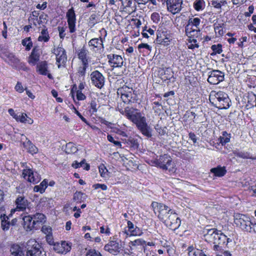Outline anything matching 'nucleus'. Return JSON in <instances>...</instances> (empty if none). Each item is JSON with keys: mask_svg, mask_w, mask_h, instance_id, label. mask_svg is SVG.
Segmentation results:
<instances>
[{"mask_svg": "<svg viewBox=\"0 0 256 256\" xmlns=\"http://www.w3.org/2000/svg\"><path fill=\"white\" fill-rule=\"evenodd\" d=\"M209 100L214 106L219 109H227L231 103L228 94L222 91H212L209 96Z\"/></svg>", "mask_w": 256, "mask_h": 256, "instance_id": "f257e3e1", "label": "nucleus"}, {"mask_svg": "<svg viewBox=\"0 0 256 256\" xmlns=\"http://www.w3.org/2000/svg\"><path fill=\"white\" fill-rule=\"evenodd\" d=\"M206 240L214 244L220 245L228 248V244L232 242V240L228 238L220 231L216 229L212 228L208 230V232L204 234Z\"/></svg>", "mask_w": 256, "mask_h": 256, "instance_id": "f03ea898", "label": "nucleus"}, {"mask_svg": "<svg viewBox=\"0 0 256 256\" xmlns=\"http://www.w3.org/2000/svg\"><path fill=\"white\" fill-rule=\"evenodd\" d=\"M200 22L199 18L192 17L188 20L185 26L186 35L188 38H198L200 36Z\"/></svg>", "mask_w": 256, "mask_h": 256, "instance_id": "7ed1b4c3", "label": "nucleus"}, {"mask_svg": "<svg viewBox=\"0 0 256 256\" xmlns=\"http://www.w3.org/2000/svg\"><path fill=\"white\" fill-rule=\"evenodd\" d=\"M154 163L156 166L163 170H168L170 174H174L176 172V164L171 156L168 154L160 156L158 159L154 160Z\"/></svg>", "mask_w": 256, "mask_h": 256, "instance_id": "20e7f679", "label": "nucleus"}, {"mask_svg": "<svg viewBox=\"0 0 256 256\" xmlns=\"http://www.w3.org/2000/svg\"><path fill=\"white\" fill-rule=\"evenodd\" d=\"M253 221L250 217L245 214H236L234 216V222L236 226L246 232H248L250 230Z\"/></svg>", "mask_w": 256, "mask_h": 256, "instance_id": "39448f33", "label": "nucleus"}, {"mask_svg": "<svg viewBox=\"0 0 256 256\" xmlns=\"http://www.w3.org/2000/svg\"><path fill=\"white\" fill-rule=\"evenodd\" d=\"M152 206L155 214H158V218L162 220L165 221L173 210L169 208L167 206L162 203L154 202L152 204Z\"/></svg>", "mask_w": 256, "mask_h": 256, "instance_id": "423d86ee", "label": "nucleus"}, {"mask_svg": "<svg viewBox=\"0 0 256 256\" xmlns=\"http://www.w3.org/2000/svg\"><path fill=\"white\" fill-rule=\"evenodd\" d=\"M120 113L136 125L145 118L138 110L133 108L126 107Z\"/></svg>", "mask_w": 256, "mask_h": 256, "instance_id": "0eeeda50", "label": "nucleus"}, {"mask_svg": "<svg viewBox=\"0 0 256 256\" xmlns=\"http://www.w3.org/2000/svg\"><path fill=\"white\" fill-rule=\"evenodd\" d=\"M122 244L118 241L116 236L110 237L108 244L104 246V250L110 254L116 256L122 250Z\"/></svg>", "mask_w": 256, "mask_h": 256, "instance_id": "6e6552de", "label": "nucleus"}, {"mask_svg": "<svg viewBox=\"0 0 256 256\" xmlns=\"http://www.w3.org/2000/svg\"><path fill=\"white\" fill-rule=\"evenodd\" d=\"M26 256H42L40 245L34 240H28L26 244Z\"/></svg>", "mask_w": 256, "mask_h": 256, "instance_id": "1a4fd4ad", "label": "nucleus"}, {"mask_svg": "<svg viewBox=\"0 0 256 256\" xmlns=\"http://www.w3.org/2000/svg\"><path fill=\"white\" fill-rule=\"evenodd\" d=\"M117 92L118 94H120L121 98L126 104H129L134 100V90L132 88L124 86L118 88Z\"/></svg>", "mask_w": 256, "mask_h": 256, "instance_id": "9d476101", "label": "nucleus"}, {"mask_svg": "<svg viewBox=\"0 0 256 256\" xmlns=\"http://www.w3.org/2000/svg\"><path fill=\"white\" fill-rule=\"evenodd\" d=\"M52 52L56 56V64L58 68H60L62 66L64 65L67 60V56L64 49L62 46L54 47Z\"/></svg>", "mask_w": 256, "mask_h": 256, "instance_id": "9b49d317", "label": "nucleus"}, {"mask_svg": "<svg viewBox=\"0 0 256 256\" xmlns=\"http://www.w3.org/2000/svg\"><path fill=\"white\" fill-rule=\"evenodd\" d=\"M90 78L92 84L96 87L101 88L104 86L105 78L99 71L95 70L92 72L90 74Z\"/></svg>", "mask_w": 256, "mask_h": 256, "instance_id": "f8f14e48", "label": "nucleus"}, {"mask_svg": "<svg viewBox=\"0 0 256 256\" xmlns=\"http://www.w3.org/2000/svg\"><path fill=\"white\" fill-rule=\"evenodd\" d=\"M208 82L211 84H217L224 78V72L219 70H212L208 72Z\"/></svg>", "mask_w": 256, "mask_h": 256, "instance_id": "ddd939ff", "label": "nucleus"}, {"mask_svg": "<svg viewBox=\"0 0 256 256\" xmlns=\"http://www.w3.org/2000/svg\"><path fill=\"white\" fill-rule=\"evenodd\" d=\"M22 176L25 180L33 184H37L40 180V177L37 172H34L30 168L24 169Z\"/></svg>", "mask_w": 256, "mask_h": 256, "instance_id": "4468645a", "label": "nucleus"}, {"mask_svg": "<svg viewBox=\"0 0 256 256\" xmlns=\"http://www.w3.org/2000/svg\"><path fill=\"white\" fill-rule=\"evenodd\" d=\"M167 10L174 14L178 13L182 10V0H166Z\"/></svg>", "mask_w": 256, "mask_h": 256, "instance_id": "2eb2a0df", "label": "nucleus"}, {"mask_svg": "<svg viewBox=\"0 0 256 256\" xmlns=\"http://www.w3.org/2000/svg\"><path fill=\"white\" fill-rule=\"evenodd\" d=\"M107 58L110 65L113 68H122L124 65V60L120 55L110 54L107 56Z\"/></svg>", "mask_w": 256, "mask_h": 256, "instance_id": "dca6fc26", "label": "nucleus"}, {"mask_svg": "<svg viewBox=\"0 0 256 256\" xmlns=\"http://www.w3.org/2000/svg\"><path fill=\"white\" fill-rule=\"evenodd\" d=\"M72 245L70 242L62 241L60 242H56L54 244V250L58 254H66L70 251Z\"/></svg>", "mask_w": 256, "mask_h": 256, "instance_id": "f3484780", "label": "nucleus"}, {"mask_svg": "<svg viewBox=\"0 0 256 256\" xmlns=\"http://www.w3.org/2000/svg\"><path fill=\"white\" fill-rule=\"evenodd\" d=\"M66 18H67L70 32L72 34L76 30V16L74 11L72 8L68 10L66 14Z\"/></svg>", "mask_w": 256, "mask_h": 256, "instance_id": "a211bd4d", "label": "nucleus"}, {"mask_svg": "<svg viewBox=\"0 0 256 256\" xmlns=\"http://www.w3.org/2000/svg\"><path fill=\"white\" fill-rule=\"evenodd\" d=\"M156 42L158 44L166 46L172 40L171 36L166 31L158 30L157 32Z\"/></svg>", "mask_w": 256, "mask_h": 256, "instance_id": "6ab92c4d", "label": "nucleus"}, {"mask_svg": "<svg viewBox=\"0 0 256 256\" xmlns=\"http://www.w3.org/2000/svg\"><path fill=\"white\" fill-rule=\"evenodd\" d=\"M174 230L178 228L180 225V220L177 214L173 210L164 221Z\"/></svg>", "mask_w": 256, "mask_h": 256, "instance_id": "aec40b11", "label": "nucleus"}, {"mask_svg": "<svg viewBox=\"0 0 256 256\" xmlns=\"http://www.w3.org/2000/svg\"><path fill=\"white\" fill-rule=\"evenodd\" d=\"M36 70L41 75L47 76L50 79L53 78L52 75L49 72L48 64L46 61H42L38 63Z\"/></svg>", "mask_w": 256, "mask_h": 256, "instance_id": "412c9836", "label": "nucleus"}, {"mask_svg": "<svg viewBox=\"0 0 256 256\" xmlns=\"http://www.w3.org/2000/svg\"><path fill=\"white\" fill-rule=\"evenodd\" d=\"M16 208L11 210V214L14 213L16 211H24L28 206L27 200L24 196H18L16 200Z\"/></svg>", "mask_w": 256, "mask_h": 256, "instance_id": "4be33fe9", "label": "nucleus"}, {"mask_svg": "<svg viewBox=\"0 0 256 256\" xmlns=\"http://www.w3.org/2000/svg\"><path fill=\"white\" fill-rule=\"evenodd\" d=\"M136 126L144 135L148 138L151 137V129L148 126V124L146 122V118L142 120H140V122L139 123H138Z\"/></svg>", "mask_w": 256, "mask_h": 256, "instance_id": "5701e85b", "label": "nucleus"}, {"mask_svg": "<svg viewBox=\"0 0 256 256\" xmlns=\"http://www.w3.org/2000/svg\"><path fill=\"white\" fill-rule=\"evenodd\" d=\"M1 57L6 62L12 66H16L19 62V60L13 54L8 52H3L1 54Z\"/></svg>", "mask_w": 256, "mask_h": 256, "instance_id": "b1692460", "label": "nucleus"}, {"mask_svg": "<svg viewBox=\"0 0 256 256\" xmlns=\"http://www.w3.org/2000/svg\"><path fill=\"white\" fill-rule=\"evenodd\" d=\"M104 40L101 36L98 38L91 39L88 42V46L93 50H98L104 48Z\"/></svg>", "mask_w": 256, "mask_h": 256, "instance_id": "393cba45", "label": "nucleus"}, {"mask_svg": "<svg viewBox=\"0 0 256 256\" xmlns=\"http://www.w3.org/2000/svg\"><path fill=\"white\" fill-rule=\"evenodd\" d=\"M40 54L41 52L39 48L36 47L34 48L28 57V63L32 66L37 64V62L40 60Z\"/></svg>", "mask_w": 256, "mask_h": 256, "instance_id": "a878e982", "label": "nucleus"}, {"mask_svg": "<svg viewBox=\"0 0 256 256\" xmlns=\"http://www.w3.org/2000/svg\"><path fill=\"white\" fill-rule=\"evenodd\" d=\"M24 227L27 230H31L33 228H37L33 221L32 217L30 216H24L22 218Z\"/></svg>", "mask_w": 256, "mask_h": 256, "instance_id": "bb28decb", "label": "nucleus"}, {"mask_svg": "<svg viewBox=\"0 0 256 256\" xmlns=\"http://www.w3.org/2000/svg\"><path fill=\"white\" fill-rule=\"evenodd\" d=\"M88 52L84 48L79 50L78 52V58L80 60L82 64H88Z\"/></svg>", "mask_w": 256, "mask_h": 256, "instance_id": "cd10ccee", "label": "nucleus"}, {"mask_svg": "<svg viewBox=\"0 0 256 256\" xmlns=\"http://www.w3.org/2000/svg\"><path fill=\"white\" fill-rule=\"evenodd\" d=\"M234 156L244 159L256 160V156H252L250 154L247 152L240 151L236 150L234 151Z\"/></svg>", "mask_w": 256, "mask_h": 256, "instance_id": "c85d7f7f", "label": "nucleus"}, {"mask_svg": "<svg viewBox=\"0 0 256 256\" xmlns=\"http://www.w3.org/2000/svg\"><path fill=\"white\" fill-rule=\"evenodd\" d=\"M16 120L22 123L28 124H32L34 122V120L24 113H22L19 115L18 114L17 118H16Z\"/></svg>", "mask_w": 256, "mask_h": 256, "instance_id": "c756f323", "label": "nucleus"}, {"mask_svg": "<svg viewBox=\"0 0 256 256\" xmlns=\"http://www.w3.org/2000/svg\"><path fill=\"white\" fill-rule=\"evenodd\" d=\"M26 138V141L24 142V146L28 150L30 153L32 154L37 153L38 151L37 148L32 144L30 140H28Z\"/></svg>", "mask_w": 256, "mask_h": 256, "instance_id": "7c9ffc66", "label": "nucleus"}, {"mask_svg": "<svg viewBox=\"0 0 256 256\" xmlns=\"http://www.w3.org/2000/svg\"><path fill=\"white\" fill-rule=\"evenodd\" d=\"M33 221L36 226L38 227V225L40 223H43L45 222V216L44 214L40 213H36L34 215Z\"/></svg>", "mask_w": 256, "mask_h": 256, "instance_id": "2f4dec72", "label": "nucleus"}, {"mask_svg": "<svg viewBox=\"0 0 256 256\" xmlns=\"http://www.w3.org/2000/svg\"><path fill=\"white\" fill-rule=\"evenodd\" d=\"M112 132H114L118 135L124 137H127L128 135L126 134V128L124 126V127L120 128L119 126H116L111 128Z\"/></svg>", "mask_w": 256, "mask_h": 256, "instance_id": "473e14b6", "label": "nucleus"}, {"mask_svg": "<svg viewBox=\"0 0 256 256\" xmlns=\"http://www.w3.org/2000/svg\"><path fill=\"white\" fill-rule=\"evenodd\" d=\"M146 241L142 240V238H138L136 240H135L134 241H130L128 243V246L130 248V254H132V247H136L138 246H144L146 244Z\"/></svg>", "mask_w": 256, "mask_h": 256, "instance_id": "72a5a7b5", "label": "nucleus"}, {"mask_svg": "<svg viewBox=\"0 0 256 256\" xmlns=\"http://www.w3.org/2000/svg\"><path fill=\"white\" fill-rule=\"evenodd\" d=\"M193 6L196 10L202 11L206 7V2L204 0H196L194 2Z\"/></svg>", "mask_w": 256, "mask_h": 256, "instance_id": "f704fd0d", "label": "nucleus"}, {"mask_svg": "<svg viewBox=\"0 0 256 256\" xmlns=\"http://www.w3.org/2000/svg\"><path fill=\"white\" fill-rule=\"evenodd\" d=\"M230 138L231 134H228L226 131H224L222 132V135L219 138L220 142L222 146H224L230 142Z\"/></svg>", "mask_w": 256, "mask_h": 256, "instance_id": "c9c22d12", "label": "nucleus"}, {"mask_svg": "<svg viewBox=\"0 0 256 256\" xmlns=\"http://www.w3.org/2000/svg\"><path fill=\"white\" fill-rule=\"evenodd\" d=\"M188 250L189 256H207L202 250L199 249L189 247Z\"/></svg>", "mask_w": 256, "mask_h": 256, "instance_id": "e433bc0d", "label": "nucleus"}, {"mask_svg": "<svg viewBox=\"0 0 256 256\" xmlns=\"http://www.w3.org/2000/svg\"><path fill=\"white\" fill-rule=\"evenodd\" d=\"M72 166L74 168H77L80 167H82L84 170H90V165L86 162L85 160H82L80 162L77 161H74L72 164Z\"/></svg>", "mask_w": 256, "mask_h": 256, "instance_id": "4c0bfd02", "label": "nucleus"}, {"mask_svg": "<svg viewBox=\"0 0 256 256\" xmlns=\"http://www.w3.org/2000/svg\"><path fill=\"white\" fill-rule=\"evenodd\" d=\"M48 186V181L44 180L40 185L34 186V190L35 192H40L42 194Z\"/></svg>", "mask_w": 256, "mask_h": 256, "instance_id": "58836bf2", "label": "nucleus"}, {"mask_svg": "<svg viewBox=\"0 0 256 256\" xmlns=\"http://www.w3.org/2000/svg\"><path fill=\"white\" fill-rule=\"evenodd\" d=\"M210 172L213 173L215 176L220 177L225 174L226 170L224 167L218 166L216 168H212Z\"/></svg>", "mask_w": 256, "mask_h": 256, "instance_id": "ea45409f", "label": "nucleus"}, {"mask_svg": "<svg viewBox=\"0 0 256 256\" xmlns=\"http://www.w3.org/2000/svg\"><path fill=\"white\" fill-rule=\"evenodd\" d=\"M38 40L39 42H47L49 40L50 36L46 28L42 30Z\"/></svg>", "mask_w": 256, "mask_h": 256, "instance_id": "a19ab883", "label": "nucleus"}, {"mask_svg": "<svg viewBox=\"0 0 256 256\" xmlns=\"http://www.w3.org/2000/svg\"><path fill=\"white\" fill-rule=\"evenodd\" d=\"M223 26L224 24L214 23V29L216 36L220 37L224 34Z\"/></svg>", "mask_w": 256, "mask_h": 256, "instance_id": "79ce46f5", "label": "nucleus"}, {"mask_svg": "<svg viewBox=\"0 0 256 256\" xmlns=\"http://www.w3.org/2000/svg\"><path fill=\"white\" fill-rule=\"evenodd\" d=\"M212 6L216 9L221 10L222 6H226L227 2L226 0H212L210 2Z\"/></svg>", "mask_w": 256, "mask_h": 256, "instance_id": "37998d69", "label": "nucleus"}, {"mask_svg": "<svg viewBox=\"0 0 256 256\" xmlns=\"http://www.w3.org/2000/svg\"><path fill=\"white\" fill-rule=\"evenodd\" d=\"M197 38H188V47L189 49L194 50L199 47L196 40Z\"/></svg>", "mask_w": 256, "mask_h": 256, "instance_id": "c03bdc74", "label": "nucleus"}, {"mask_svg": "<svg viewBox=\"0 0 256 256\" xmlns=\"http://www.w3.org/2000/svg\"><path fill=\"white\" fill-rule=\"evenodd\" d=\"M1 226L4 230H7L9 229L10 224L9 222H7V220H8V217L6 216L5 214L4 216H1Z\"/></svg>", "mask_w": 256, "mask_h": 256, "instance_id": "a18cd8bd", "label": "nucleus"}, {"mask_svg": "<svg viewBox=\"0 0 256 256\" xmlns=\"http://www.w3.org/2000/svg\"><path fill=\"white\" fill-rule=\"evenodd\" d=\"M12 254V256H23L24 253L21 250L20 247L18 246H14L11 249Z\"/></svg>", "mask_w": 256, "mask_h": 256, "instance_id": "49530a36", "label": "nucleus"}, {"mask_svg": "<svg viewBox=\"0 0 256 256\" xmlns=\"http://www.w3.org/2000/svg\"><path fill=\"white\" fill-rule=\"evenodd\" d=\"M99 172L100 176L104 178L108 177V172L106 167L104 164H100L98 166Z\"/></svg>", "mask_w": 256, "mask_h": 256, "instance_id": "de8ad7c7", "label": "nucleus"}, {"mask_svg": "<svg viewBox=\"0 0 256 256\" xmlns=\"http://www.w3.org/2000/svg\"><path fill=\"white\" fill-rule=\"evenodd\" d=\"M22 44L26 46V50H29L32 46V42L30 37L26 38L22 40Z\"/></svg>", "mask_w": 256, "mask_h": 256, "instance_id": "09e8293b", "label": "nucleus"}, {"mask_svg": "<svg viewBox=\"0 0 256 256\" xmlns=\"http://www.w3.org/2000/svg\"><path fill=\"white\" fill-rule=\"evenodd\" d=\"M225 246L214 244L213 246V250L214 252V254L216 256H222L223 254V248Z\"/></svg>", "mask_w": 256, "mask_h": 256, "instance_id": "8fccbe9b", "label": "nucleus"}, {"mask_svg": "<svg viewBox=\"0 0 256 256\" xmlns=\"http://www.w3.org/2000/svg\"><path fill=\"white\" fill-rule=\"evenodd\" d=\"M124 232L127 235H130V236H140L142 234V230L138 226H136L130 234L126 231V230Z\"/></svg>", "mask_w": 256, "mask_h": 256, "instance_id": "3c124183", "label": "nucleus"}, {"mask_svg": "<svg viewBox=\"0 0 256 256\" xmlns=\"http://www.w3.org/2000/svg\"><path fill=\"white\" fill-rule=\"evenodd\" d=\"M88 64H82V66H80L78 69V73L80 76H84L86 70L88 68Z\"/></svg>", "mask_w": 256, "mask_h": 256, "instance_id": "603ef678", "label": "nucleus"}, {"mask_svg": "<svg viewBox=\"0 0 256 256\" xmlns=\"http://www.w3.org/2000/svg\"><path fill=\"white\" fill-rule=\"evenodd\" d=\"M211 48L214 54H220L222 52L221 44H214L211 46Z\"/></svg>", "mask_w": 256, "mask_h": 256, "instance_id": "864d4df0", "label": "nucleus"}, {"mask_svg": "<svg viewBox=\"0 0 256 256\" xmlns=\"http://www.w3.org/2000/svg\"><path fill=\"white\" fill-rule=\"evenodd\" d=\"M97 102L96 100H94L91 101L90 106V111L92 112V114H94L97 112Z\"/></svg>", "mask_w": 256, "mask_h": 256, "instance_id": "5fc2aeb1", "label": "nucleus"}, {"mask_svg": "<svg viewBox=\"0 0 256 256\" xmlns=\"http://www.w3.org/2000/svg\"><path fill=\"white\" fill-rule=\"evenodd\" d=\"M86 256H102L101 253L94 249H90L86 252Z\"/></svg>", "mask_w": 256, "mask_h": 256, "instance_id": "6e6d98bb", "label": "nucleus"}, {"mask_svg": "<svg viewBox=\"0 0 256 256\" xmlns=\"http://www.w3.org/2000/svg\"><path fill=\"white\" fill-rule=\"evenodd\" d=\"M66 152H75L76 151V148L73 146L72 143H68L66 144Z\"/></svg>", "mask_w": 256, "mask_h": 256, "instance_id": "4d7b16f0", "label": "nucleus"}, {"mask_svg": "<svg viewBox=\"0 0 256 256\" xmlns=\"http://www.w3.org/2000/svg\"><path fill=\"white\" fill-rule=\"evenodd\" d=\"M42 231L44 234H46V236L50 234H52V229L50 226H42Z\"/></svg>", "mask_w": 256, "mask_h": 256, "instance_id": "13d9d810", "label": "nucleus"}, {"mask_svg": "<svg viewBox=\"0 0 256 256\" xmlns=\"http://www.w3.org/2000/svg\"><path fill=\"white\" fill-rule=\"evenodd\" d=\"M73 112H74L82 122H84L88 125L89 124L86 120L80 114V113L78 110H76V109L74 106H73Z\"/></svg>", "mask_w": 256, "mask_h": 256, "instance_id": "bf43d9fd", "label": "nucleus"}, {"mask_svg": "<svg viewBox=\"0 0 256 256\" xmlns=\"http://www.w3.org/2000/svg\"><path fill=\"white\" fill-rule=\"evenodd\" d=\"M152 20L155 23H158L160 20V16L157 12H154L151 15Z\"/></svg>", "mask_w": 256, "mask_h": 256, "instance_id": "052dcab7", "label": "nucleus"}, {"mask_svg": "<svg viewBox=\"0 0 256 256\" xmlns=\"http://www.w3.org/2000/svg\"><path fill=\"white\" fill-rule=\"evenodd\" d=\"M100 232L102 234H104L106 236H110V229L108 226H101L100 227Z\"/></svg>", "mask_w": 256, "mask_h": 256, "instance_id": "680f3d73", "label": "nucleus"}, {"mask_svg": "<svg viewBox=\"0 0 256 256\" xmlns=\"http://www.w3.org/2000/svg\"><path fill=\"white\" fill-rule=\"evenodd\" d=\"M76 96L78 100H83L86 98V96L80 90H77Z\"/></svg>", "mask_w": 256, "mask_h": 256, "instance_id": "e2e57ef3", "label": "nucleus"}, {"mask_svg": "<svg viewBox=\"0 0 256 256\" xmlns=\"http://www.w3.org/2000/svg\"><path fill=\"white\" fill-rule=\"evenodd\" d=\"M14 89L20 93H22L25 89L24 88L21 82H18L15 86Z\"/></svg>", "mask_w": 256, "mask_h": 256, "instance_id": "0e129e2a", "label": "nucleus"}, {"mask_svg": "<svg viewBox=\"0 0 256 256\" xmlns=\"http://www.w3.org/2000/svg\"><path fill=\"white\" fill-rule=\"evenodd\" d=\"M122 4L125 8H130L132 6L133 0H122Z\"/></svg>", "mask_w": 256, "mask_h": 256, "instance_id": "69168bd1", "label": "nucleus"}, {"mask_svg": "<svg viewBox=\"0 0 256 256\" xmlns=\"http://www.w3.org/2000/svg\"><path fill=\"white\" fill-rule=\"evenodd\" d=\"M59 36L61 39H64L66 36L65 28L64 27H58Z\"/></svg>", "mask_w": 256, "mask_h": 256, "instance_id": "338daca9", "label": "nucleus"}, {"mask_svg": "<svg viewBox=\"0 0 256 256\" xmlns=\"http://www.w3.org/2000/svg\"><path fill=\"white\" fill-rule=\"evenodd\" d=\"M254 6L251 5L248 8V12H245L244 15L246 17H249L254 12Z\"/></svg>", "mask_w": 256, "mask_h": 256, "instance_id": "774afa93", "label": "nucleus"}]
</instances>
